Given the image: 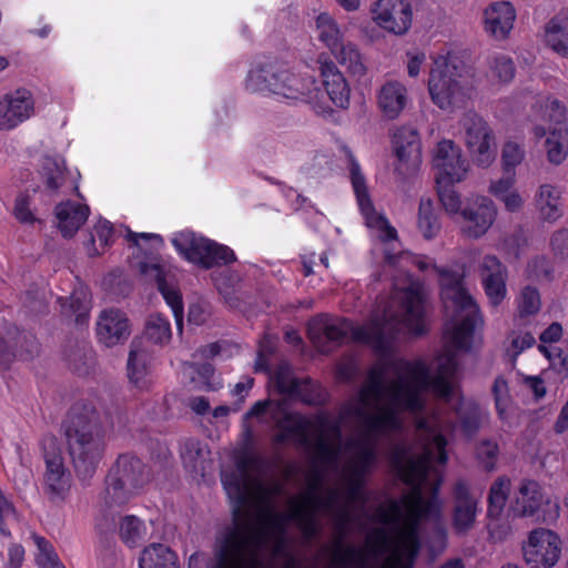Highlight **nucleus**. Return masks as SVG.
Listing matches in <instances>:
<instances>
[{
    "instance_id": "1",
    "label": "nucleus",
    "mask_w": 568,
    "mask_h": 568,
    "mask_svg": "<svg viewBox=\"0 0 568 568\" xmlns=\"http://www.w3.org/2000/svg\"><path fill=\"white\" fill-rule=\"evenodd\" d=\"M376 458V438L358 423V429L342 440L336 466L315 460L307 489L290 499L287 513L278 511L275 505L282 485L251 477L246 465L240 463L237 470L222 478L234 501V518L217 538L216 568H265L264 551L274 557L285 554L291 521L296 523L307 541L320 534L317 513L328 516L334 525L332 568H413L419 550V524L437 521L442 506L437 497L425 499L418 487L412 486L400 500L378 507L376 516L383 527L367 535L364 547L345 542L354 520L353 507L366 503L364 478Z\"/></svg>"
},
{
    "instance_id": "2",
    "label": "nucleus",
    "mask_w": 568,
    "mask_h": 568,
    "mask_svg": "<svg viewBox=\"0 0 568 568\" xmlns=\"http://www.w3.org/2000/svg\"><path fill=\"white\" fill-rule=\"evenodd\" d=\"M440 296L447 318L444 329L445 348L436 358L432 374L422 361L385 358L368 373L358 399L345 414L355 416L376 438L399 433L404 427L402 414L416 420L415 444L396 446L392 462L400 478L408 485L429 487L436 497L440 474L434 462L445 464V434L453 429V415L463 432L474 436L487 418V413L473 400H464L455 385L457 351L471 346L479 307L465 287V272L438 268Z\"/></svg>"
},
{
    "instance_id": "3",
    "label": "nucleus",
    "mask_w": 568,
    "mask_h": 568,
    "mask_svg": "<svg viewBox=\"0 0 568 568\" xmlns=\"http://www.w3.org/2000/svg\"><path fill=\"white\" fill-rule=\"evenodd\" d=\"M403 329L414 335L425 331V290L422 283L410 278L403 285L395 282L382 318L374 317L368 325L355 326L345 318L321 314L310 322L307 333L321 353H329L336 345L354 341L368 344L384 355Z\"/></svg>"
},
{
    "instance_id": "4",
    "label": "nucleus",
    "mask_w": 568,
    "mask_h": 568,
    "mask_svg": "<svg viewBox=\"0 0 568 568\" xmlns=\"http://www.w3.org/2000/svg\"><path fill=\"white\" fill-rule=\"evenodd\" d=\"M358 399V395L348 400L341 409L336 420L325 415L306 418L298 414L287 412L283 403L273 405L267 402H257L246 413V417L261 416L267 407L272 406V418L280 429V440L293 439L300 445L312 447L314 460L336 466L342 449V429L351 428L352 433L358 429V420L346 413L347 408Z\"/></svg>"
},
{
    "instance_id": "5",
    "label": "nucleus",
    "mask_w": 568,
    "mask_h": 568,
    "mask_svg": "<svg viewBox=\"0 0 568 568\" xmlns=\"http://www.w3.org/2000/svg\"><path fill=\"white\" fill-rule=\"evenodd\" d=\"M149 479V470L140 458L121 455L116 459L106 476L95 516V528L100 534L115 529V515L119 509L136 496Z\"/></svg>"
},
{
    "instance_id": "6",
    "label": "nucleus",
    "mask_w": 568,
    "mask_h": 568,
    "mask_svg": "<svg viewBox=\"0 0 568 568\" xmlns=\"http://www.w3.org/2000/svg\"><path fill=\"white\" fill-rule=\"evenodd\" d=\"M65 437L78 477L82 480L91 478L104 454V433L97 410L91 407L73 408Z\"/></svg>"
},
{
    "instance_id": "7",
    "label": "nucleus",
    "mask_w": 568,
    "mask_h": 568,
    "mask_svg": "<svg viewBox=\"0 0 568 568\" xmlns=\"http://www.w3.org/2000/svg\"><path fill=\"white\" fill-rule=\"evenodd\" d=\"M245 87L253 92L274 95L290 101H312L317 87L313 75L293 72L277 59H265L248 71Z\"/></svg>"
},
{
    "instance_id": "8",
    "label": "nucleus",
    "mask_w": 568,
    "mask_h": 568,
    "mask_svg": "<svg viewBox=\"0 0 568 568\" xmlns=\"http://www.w3.org/2000/svg\"><path fill=\"white\" fill-rule=\"evenodd\" d=\"M471 90L467 72L444 58L435 60L428 79V91L439 109L453 111L464 106L470 99Z\"/></svg>"
},
{
    "instance_id": "9",
    "label": "nucleus",
    "mask_w": 568,
    "mask_h": 568,
    "mask_svg": "<svg viewBox=\"0 0 568 568\" xmlns=\"http://www.w3.org/2000/svg\"><path fill=\"white\" fill-rule=\"evenodd\" d=\"M458 126L473 162L479 168H489L497 158V143L488 122L477 112L469 110L460 116Z\"/></svg>"
},
{
    "instance_id": "10",
    "label": "nucleus",
    "mask_w": 568,
    "mask_h": 568,
    "mask_svg": "<svg viewBox=\"0 0 568 568\" xmlns=\"http://www.w3.org/2000/svg\"><path fill=\"white\" fill-rule=\"evenodd\" d=\"M511 511L517 517H536L537 520L551 524L559 518L560 507L557 500L532 479H523L519 484Z\"/></svg>"
},
{
    "instance_id": "11",
    "label": "nucleus",
    "mask_w": 568,
    "mask_h": 568,
    "mask_svg": "<svg viewBox=\"0 0 568 568\" xmlns=\"http://www.w3.org/2000/svg\"><path fill=\"white\" fill-rule=\"evenodd\" d=\"M175 248L190 262L210 268L217 264H226L235 260L231 248L211 240L197 236L193 232L178 233L173 240Z\"/></svg>"
},
{
    "instance_id": "12",
    "label": "nucleus",
    "mask_w": 568,
    "mask_h": 568,
    "mask_svg": "<svg viewBox=\"0 0 568 568\" xmlns=\"http://www.w3.org/2000/svg\"><path fill=\"white\" fill-rule=\"evenodd\" d=\"M542 108L541 120L552 122L556 125L554 128L535 125L534 134L537 139L547 135L546 151L548 160L554 164H560L568 154V132L561 124L565 118V108L558 100L551 98L545 100Z\"/></svg>"
},
{
    "instance_id": "13",
    "label": "nucleus",
    "mask_w": 568,
    "mask_h": 568,
    "mask_svg": "<svg viewBox=\"0 0 568 568\" xmlns=\"http://www.w3.org/2000/svg\"><path fill=\"white\" fill-rule=\"evenodd\" d=\"M42 449L45 465L44 493L52 501L63 500L71 487V473L64 464L58 439L52 435L44 436Z\"/></svg>"
},
{
    "instance_id": "14",
    "label": "nucleus",
    "mask_w": 568,
    "mask_h": 568,
    "mask_svg": "<svg viewBox=\"0 0 568 568\" xmlns=\"http://www.w3.org/2000/svg\"><path fill=\"white\" fill-rule=\"evenodd\" d=\"M433 165L437 184L460 183L470 170L469 161L464 156L460 146L447 139L439 141L434 149Z\"/></svg>"
},
{
    "instance_id": "15",
    "label": "nucleus",
    "mask_w": 568,
    "mask_h": 568,
    "mask_svg": "<svg viewBox=\"0 0 568 568\" xmlns=\"http://www.w3.org/2000/svg\"><path fill=\"white\" fill-rule=\"evenodd\" d=\"M376 26L393 36L406 34L413 23V7L407 0H377L371 6Z\"/></svg>"
},
{
    "instance_id": "16",
    "label": "nucleus",
    "mask_w": 568,
    "mask_h": 568,
    "mask_svg": "<svg viewBox=\"0 0 568 568\" xmlns=\"http://www.w3.org/2000/svg\"><path fill=\"white\" fill-rule=\"evenodd\" d=\"M523 552L529 568H551L560 557L561 541L554 531L538 528L529 534Z\"/></svg>"
},
{
    "instance_id": "17",
    "label": "nucleus",
    "mask_w": 568,
    "mask_h": 568,
    "mask_svg": "<svg viewBox=\"0 0 568 568\" xmlns=\"http://www.w3.org/2000/svg\"><path fill=\"white\" fill-rule=\"evenodd\" d=\"M497 214L498 209L489 197L476 196L469 200L460 211L463 233L469 239H480L493 226Z\"/></svg>"
},
{
    "instance_id": "18",
    "label": "nucleus",
    "mask_w": 568,
    "mask_h": 568,
    "mask_svg": "<svg viewBox=\"0 0 568 568\" xmlns=\"http://www.w3.org/2000/svg\"><path fill=\"white\" fill-rule=\"evenodd\" d=\"M34 113V101L24 89L6 93L0 98V132L16 130Z\"/></svg>"
},
{
    "instance_id": "19",
    "label": "nucleus",
    "mask_w": 568,
    "mask_h": 568,
    "mask_svg": "<svg viewBox=\"0 0 568 568\" xmlns=\"http://www.w3.org/2000/svg\"><path fill=\"white\" fill-rule=\"evenodd\" d=\"M351 176L353 189L356 194L359 209L365 217L366 225L378 231L381 237L385 241L396 240V230L389 225L385 216L375 211L368 196L364 175L361 173L358 164H352Z\"/></svg>"
},
{
    "instance_id": "20",
    "label": "nucleus",
    "mask_w": 568,
    "mask_h": 568,
    "mask_svg": "<svg viewBox=\"0 0 568 568\" xmlns=\"http://www.w3.org/2000/svg\"><path fill=\"white\" fill-rule=\"evenodd\" d=\"M398 160L396 171L402 175L414 173L422 162V146L417 131L410 126L397 129L393 138Z\"/></svg>"
},
{
    "instance_id": "21",
    "label": "nucleus",
    "mask_w": 568,
    "mask_h": 568,
    "mask_svg": "<svg viewBox=\"0 0 568 568\" xmlns=\"http://www.w3.org/2000/svg\"><path fill=\"white\" fill-rule=\"evenodd\" d=\"M95 333L98 341L106 347L122 344L131 334L129 318L118 308L103 310L97 318Z\"/></svg>"
},
{
    "instance_id": "22",
    "label": "nucleus",
    "mask_w": 568,
    "mask_h": 568,
    "mask_svg": "<svg viewBox=\"0 0 568 568\" xmlns=\"http://www.w3.org/2000/svg\"><path fill=\"white\" fill-rule=\"evenodd\" d=\"M453 526L458 534H465L474 527L478 513V497L470 491L465 480L454 486Z\"/></svg>"
},
{
    "instance_id": "23",
    "label": "nucleus",
    "mask_w": 568,
    "mask_h": 568,
    "mask_svg": "<svg viewBox=\"0 0 568 568\" xmlns=\"http://www.w3.org/2000/svg\"><path fill=\"white\" fill-rule=\"evenodd\" d=\"M318 64L323 84L331 101L339 109H347L349 105L351 88L344 74L327 58L320 57Z\"/></svg>"
},
{
    "instance_id": "24",
    "label": "nucleus",
    "mask_w": 568,
    "mask_h": 568,
    "mask_svg": "<svg viewBox=\"0 0 568 568\" xmlns=\"http://www.w3.org/2000/svg\"><path fill=\"white\" fill-rule=\"evenodd\" d=\"M377 106L388 120L397 119L409 102L407 88L399 81H386L377 91Z\"/></svg>"
},
{
    "instance_id": "25",
    "label": "nucleus",
    "mask_w": 568,
    "mask_h": 568,
    "mask_svg": "<svg viewBox=\"0 0 568 568\" xmlns=\"http://www.w3.org/2000/svg\"><path fill=\"white\" fill-rule=\"evenodd\" d=\"M140 272L145 276L154 280L158 284L160 292L162 293L165 302L171 307L173 316L176 322L178 329L182 331V321H183V305L181 301L180 294L169 287L164 281V274L162 270V265L156 258H152L150 261L141 262Z\"/></svg>"
},
{
    "instance_id": "26",
    "label": "nucleus",
    "mask_w": 568,
    "mask_h": 568,
    "mask_svg": "<svg viewBox=\"0 0 568 568\" xmlns=\"http://www.w3.org/2000/svg\"><path fill=\"white\" fill-rule=\"evenodd\" d=\"M539 217L547 223H556L564 216L562 190L556 185L540 184L534 195Z\"/></svg>"
},
{
    "instance_id": "27",
    "label": "nucleus",
    "mask_w": 568,
    "mask_h": 568,
    "mask_svg": "<svg viewBox=\"0 0 568 568\" xmlns=\"http://www.w3.org/2000/svg\"><path fill=\"white\" fill-rule=\"evenodd\" d=\"M516 12L510 2H497L485 11V29L496 39H505L513 29Z\"/></svg>"
},
{
    "instance_id": "28",
    "label": "nucleus",
    "mask_w": 568,
    "mask_h": 568,
    "mask_svg": "<svg viewBox=\"0 0 568 568\" xmlns=\"http://www.w3.org/2000/svg\"><path fill=\"white\" fill-rule=\"evenodd\" d=\"M90 210L87 205L67 201L55 207L58 229L64 237H72L84 224Z\"/></svg>"
},
{
    "instance_id": "29",
    "label": "nucleus",
    "mask_w": 568,
    "mask_h": 568,
    "mask_svg": "<svg viewBox=\"0 0 568 568\" xmlns=\"http://www.w3.org/2000/svg\"><path fill=\"white\" fill-rule=\"evenodd\" d=\"M547 44L559 55L568 58V11L552 17L545 26Z\"/></svg>"
},
{
    "instance_id": "30",
    "label": "nucleus",
    "mask_w": 568,
    "mask_h": 568,
    "mask_svg": "<svg viewBox=\"0 0 568 568\" xmlns=\"http://www.w3.org/2000/svg\"><path fill=\"white\" fill-rule=\"evenodd\" d=\"M331 52L351 75L362 78L366 74L367 68L364 58L355 43L346 40Z\"/></svg>"
},
{
    "instance_id": "31",
    "label": "nucleus",
    "mask_w": 568,
    "mask_h": 568,
    "mask_svg": "<svg viewBox=\"0 0 568 568\" xmlns=\"http://www.w3.org/2000/svg\"><path fill=\"white\" fill-rule=\"evenodd\" d=\"M150 364V353L140 341L131 343V351L128 359V375L130 381L138 387H143Z\"/></svg>"
},
{
    "instance_id": "32",
    "label": "nucleus",
    "mask_w": 568,
    "mask_h": 568,
    "mask_svg": "<svg viewBox=\"0 0 568 568\" xmlns=\"http://www.w3.org/2000/svg\"><path fill=\"white\" fill-rule=\"evenodd\" d=\"M176 555L163 544H152L140 557V568H178Z\"/></svg>"
},
{
    "instance_id": "33",
    "label": "nucleus",
    "mask_w": 568,
    "mask_h": 568,
    "mask_svg": "<svg viewBox=\"0 0 568 568\" xmlns=\"http://www.w3.org/2000/svg\"><path fill=\"white\" fill-rule=\"evenodd\" d=\"M316 30L318 40L323 42L329 51L346 41L345 32L337 21L327 12H322L316 18Z\"/></svg>"
},
{
    "instance_id": "34",
    "label": "nucleus",
    "mask_w": 568,
    "mask_h": 568,
    "mask_svg": "<svg viewBox=\"0 0 568 568\" xmlns=\"http://www.w3.org/2000/svg\"><path fill=\"white\" fill-rule=\"evenodd\" d=\"M210 450L206 445L197 440L190 439L183 445L181 457L185 468L196 474H203L210 464Z\"/></svg>"
},
{
    "instance_id": "35",
    "label": "nucleus",
    "mask_w": 568,
    "mask_h": 568,
    "mask_svg": "<svg viewBox=\"0 0 568 568\" xmlns=\"http://www.w3.org/2000/svg\"><path fill=\"white\" fill-rule=\"evenodd\" d=\"M417 226L426 240L434 239L440 230V222L435 211L434 203L428 197L420 199Z\"/></svg>"
},
{
    "instance_id": "36",
    "label": "nucleus",
    "mask_w": 568,
    "mask_h": 568,
    "mask_svg": "<svg viewBox=\"0 0 568 568\" xmlns=\"http://www.w3.org/2000/svg\"><path fill=\"white\" fill-rule=\"evenodd\" d=\"M119 536L129 547H135L146 536L144 523L134 515H126L119 523Z\"/></svg>"
},
{
    "instance_id": "37",
    "label": "nucleus",
    "mask_w": 568,
    "mask_h": 568,
    "mask_svg": "<svg viewBox=\"0 0 568 568\" xmlns=\"http://www.w3.org/2000/svg\"><path fill=\"white\" fill-rule=\"evenodd\" d=\"M64 161L60 158L44 156L41 175L48 190L55 192L65 181Z\"/></svg>"
},
{
    "instance_id": "38",
    "label": "nucleus",
    "mask_w": 568,
    "mask_h": 568,
    "mask_svg": "<svg viewBox=\"0 0 568 568\" xmlns=\"http://www.w3.org/2000/svg\"><path fill=\"white\" fill-rule=\"evenodd\" d=\"M516 305L519 318L535 316L541 310L539 290L532 285L523 286L517 295Z\"/></svg>"
},
{
    "instance_id": "39",
    "label": "nucleus",
    "mask_w": 568,
    "mask_h": 568,
    "mask_svg": "<svg viewBox=\"0 0 568 568\" xmlns=\"http://www.w3.org/2000/svg\"><path fill=\"white\" fill-rule=\"evenodd\" d=\"M510 491V479L506 476L498 477L489 489L488 515L497 517L501 514Z\"/></svg>"
},
{
    "instance_id": "40",
    "label": "nucleus",
    "mask_w": 568,
    "mask_h": 568,
    "mask_svg": "<svg viewBox=\"0 0 568 568\" xmlns=\"http://www.w3.org/2000/svg\"><path fill=\"white\" fill-rule=\"evenodd\" d=\"M30 539L37 549L36 561L39 568H65L48 539L37 534H32Z\"/></svg>"
},
{
    "instance_id": "41",
    "label": "nucleus",
    "mask_w": 568,
    "mask_h": 568,
    "mask_svg": "<svg viewBox=\"0 0 568 568\" xmlns=\"http://www.w3.org/2000/svg\"><path fill=\"white\" fill-rule=\"evenodd\" d=\"M515 65L513 60L506 55L493 57L488 62L487 77L494 83L507 84L513 81L515 77Z\"/></svg>"
},
{
    "instance_id": "42",
    "label": "nucleus",
    "mask_w": 568,
    "mask_h": 568,
    "mask_svg": "<svg viewBox=\"0 0 568 568\" xmlns=\"http://www.w3.org/2000/svg\"><path fill=\"white\" fill-rule=\"evenodd\" d=\"M144 334L152 343L164 345L172 337L170 322L161 314H152L146 321Z\"/></svg>"
},
{
    "instance_id": "43",
    "label": "nucleus",
    "mask_w": 568,
    "mask_h": 568,
    "mask_svg": "<svg viewBox=\"0 0 568 568\" xmlns=\"http://www.w3.org/2000/svg\"><path fill=\"white\" fill-rule=\"evenodd\" d=\"M524 146L513 140H508L504 143L501 149V163L503 169L506 173L514 171L525 159Z\"/></svg>"
},
{
    "instance_id": "44",
    "label": "nucleus",
    "mask_w": 568,
    "mask_h": 568,
    "mask_svg": "<svg viewBox=\"0 0 568 568\" xmlns=\"http://www.w3.org/2000/svg\"><path fill=\"white\" fill-rule=\"evenodd\" d=\"M499 447L495 440L484 439L476 448V457L484 469L491 471L496 467Z\"/></svg>"
},
{
    "instance_id": "45",
    "label": "nucleus",
    "mask_w": 568,
    "mask_h": 568,
    "mask_svg": "<svg viewBox=\"0 0 568 568\" xmlns=\"http://www.w3.org/2000/svg\"><path fill=\"white\" fill-rule=\"evenodd\" d=\"M280 393L290 395L292 389L298 387V379L293 376L292 368L286 363H282L276 368L272 377Z\"/></svg>"
},
{
    "instance_id": "46",
    "label": "nucleus",
    "mask_w": 568,
    "mask_h": 568,
    "mask_svg": "<svg viewBox=\"0 0 568 568\" xmlns=\"http://www.w3.org/2000/svg\"><path fill=\"white\" fill-rule=\"evenodd\" d=\"M439 201L445 211L450 214H460L462 200L460 195L453 189L454 184H437Z\"/></svg>"
},
{
    "instance_id": "47",
    "label": "nucleus",
    "mask_w": 568,
    "mask_h": 568,
    "mask_svg": "<svg viewBox=\"0 0 568 568\" xmlns=\"http://www.w3.org/2000/svg\"><path fill=\"white\" fill-rule=\"evenodd\" d=\"M479 275L483 282L498 276H507V270L497 256L487 254L479 263Z\"/></svg>"
},
{
    "instance_id": "48",
    "label": "nucleus",
    "mask_w": 568,
    "mask_h": 568,
    "mask_svg": "<svg viewBox=\"0 0 568 568\" xmlns=\"http://www.w3.org/2000/svg\"><path fill=\"white\" fill-rule=\"evenodd\" d=\"M507 276H498L495 278L483 281V286L485 293L491 305H499L503 300L506 297L507 287H506Z\"/></svg>"
},
{
    "instance_id": "49",
    "label": "nucleus",
    "mask_w": 568,
    "mask_h": 568,
    "mask_svg": "<svg viewBox=\"0 0 568 568\" xmlns=\"http://www.w3.org/2000/svg\"><path fill=\"white\" fill-rule=\"evenodd\" d=\"M12 213L23 224H33L37 221L31 210V197L26 193H20L16 197Z\"/></svg>"
},
{
    "instance_id": "50",
    "label": "nucleus",
    "mask_w": 568,
    "mask_h": 568,
    "mask_svg": "<svg viewBox=\"0 0 568 568\" xmlns=\"http://www.w3.org/2000/svg\"><path fill=\"white\" fill-rule=\"evenodd\" d=\"M385 260L389 265L398 266L400 270L407 272L410 265H417L419 270H425L427 264L419 261L416 256L408 252H400L398 254L390 253L389 250L385 251Z\"/></svg>"
},
{
    "instance_id": "51",
    "label": "nucleus",
    "mask_w": 568,
    "mask_h": 568,
    "mask_svg": "<svg viewBox=\"0 0 568 568\" xmlns=\"http://www.w3.org/2000/svg\"><path fill=\"white\" fill-rule=\"evenodd\" d=\"M510 345L507 348L508 354L515 359L525 349L535 344V337L529 332H511L509 335Z\"/></svg>"
},
{
    "instance_id": "52",
    "label": "nucleus",
    "mask_w": 568,
    "mask_h": 568,
    "mask_svg": "<svg viewBox=\"0 0 568 568\" xmlns=\"http://www.w3.org/2000/svg\"><path fill=\"white\" fill-rule=\"evenodd\" d=\"M527 275L535 280H544L548 278L552 272V266L550 261L544 256H535L531 258L526 268Z\"/></svg>"
},
{
    "instance_id": "53",
    "label": "nucleus",
    "mask_w": 568,
    "mask_h": 568,
    "mask_svg": "<svg viewBox=\"0 0 568 568\" xmlns=\"http://www.w3.org/2000/svg\"><path fill=\"white\" fill-rule=\"evenodd\" d=\"M12 520H18V513L10 498L0 488V532L2 535H10L6 523Z\"/></svg>"
},
{
    "instance_id": "54",
    "label": "nucleus",
    "mask_w": 568,
    "mask_h": 568,
    "mask_svg": "<svg viewBox=\"0 0 568 568\" xmlns=\"http://www.w3.org/2000/svg\"><path fill=\"white\" fill-rule=\"evenodd\" d=\"M298 387L292 389L290 397L298 398L306 404H315L318 400V393L311 379H298Z\"/></svg>"
},
{
    "instance_id": "55",
    "label": "nucleus",
    "mask_w": 568,
    "mask_h": 568,
    "mask_svg": "<svg viewBox=\"0 0 568 568\" xmlns=\"http://www.w3.org/2000/svg\"><path fill=\"white\" fill-rule=\"evenodd\" d=\"M496 408L501 418H505L506 409L509 404V394L507 382L503 377H497L493 386Z\"/></svg>"
},
{
    "instance_id": "56",
    "label": "nucleus",
    "mask_w": 568,
    "mask_h": 568,
    "mask_svg": "<svg viewBox=\"0 0 568 568\" xmlns=\"http://www.w3.org/2000/svg\"><path fill=\"white\" fill-rule=\"evenodd\" d=\"M550 248L555 256L568 258V229H559L550 236Z\"/></svg>"
},
{
    "instance_id": "57",
    "label": "nucleus",
    "mask_w": 568,
    "mask_h": 568,
    "mask_svg": "<svg viewBox=\"0 0 568 568\" xmlns=\"http://www.w3.org/2000/svg\"><path fill=\"white\" fill-rule=\"evenodd\" d=\"M189 368L191 369V373L196 372L199 375V388L200 389H216L217 385L212 383L211 378L214 375V369L212 365L210 364H203L200 367H195L193 365H189ZM192 381L194 383H197L194 376H192Z\"/></svg>"
},
{
    "instance_id": "58",
    "label": "nucleus",
    "mask_w": 568,
    "mask_h": 568,
    "mask_svg": "<svg viewBox=\"0 0 568 568\" xmlns=\"http://www.w3.org/2000/svg\"><path fill=\"white\" fill-rule=\"evenodd\" d=\"M515 178L506 175L490 182L488 192L496 199L501 200L507 193H510L515 187Z\"/></svg>"
},
{
    "instance_id": "59",
    "label": "nucleus",
    "mask_w": 568,
    "mask_h": 568,
    "mask_svg": "<svg viewBox=\"0 0 568 568\" xmlns=\"http://www.w3.org/2000/svg\"><path fill=\"white\" fill-rule=\"evenodd\" d=\"M112 237H113L112 224L106 220L99 221L94 226V231L92 234V241L93 242L98 241L100 246L102 248H105L111 243Z\"/></svg>"
},
{
    "instance_id": "60",
    "label": "nucleus",
    "mask_w": 568,
    "mask_h": 568,
    "mask_svg": "<svg viewBox=\"0 0 568 568\" xmlns=\"http://www.w3.org/2000/svg\"><path fill=\"white\" fill-rule=\"evenodd\" d=\"M524 384L537 400L544 398L547 394L545 382L539 376H526Z\"/></svg>"
},
{
    "instance_id": "61",
    "label": "nucleus",
    "mask_w": 568,
    "mask_h": 568,
    "mask_svg": "<svg viewBox=\"0 0 568 568\" xmlns=\"http://www.w3.org/2000/svg\"><path fill=\"white\" fill-rule=\"evenodd\" d=\"M505 209L508 212H518L524 207L525 200L518 190L514 189L510 193H507L501 200Z\"/></svg>"
},
{
    "instance_id": "62",
    "label": "nucleus",
    "mask_w": 568,
    "mask_h": 568,
    "mask_svg": "<svg viewBox=\"0 0 568 568\" xmlns=\"http://www.w3.org/2000/svg\"><path fill=\"white\" fill-rule=\"evenodd\" d=\"M446 547V532L439 525L436 526V534L433 544L429 546L430 557L435 559Z\"/></svg>"
},
{
    "instance_id": "63",
    "label": "nucleus",
    "mask_w": 568,
    "mask_h": 568,
    "mask_svg": "<svg viewBox=\"0 0 568 568\" xmlns=\"http://www.w3.org/2000/svg\"><path fill=\"white\" fill-rule=\"evenodd\" d=\"M358 371L357 364L353 358L341 362L337 366V376L342 381L352 379Z\"/></svg>"
},
{
    "instance_id": "64",
    "label": "nucleus",
    "mask_w": 568,
    "mask_h": 568,
    "mask_svg": "<svg viewBox=\"0 0 568 568\" xmlns=\"http://www.w3.org/2000/svg\"><path fill=\"white\" fill-rule=\"evenodd\" d=\"M562 336V327L559 323H551L540 335L544 343H555Z\"/></svg>"
}]
</instances>
